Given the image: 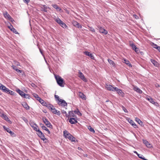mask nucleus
<instances>
[{
  "mask_svg": "<svg viewBox=\"0 0 160 160\" xmlns=\"http://www.w3.org/2000/svg\"><path fill=\"white\" fill-rule=\"evenodd\" d=\"M52 6L54 8L56 9L57 11H60L61 10V8L60 7H59L57 4H52Z\"/></svg>",
  "mask_w": 160,
  "mask_h": 160,
  "instance_id": "25",
  "label": "nucleus"
},
{
  "mask_svg": "<svg viewBox=\"0 0 160 160\" xmlns=\"http://www.w3.org/2000/svg\"><path fill=\"white\" fill-rule=\"evenodd\" d=\"M61 112H62V113L63 115H65V116L66 117H67L68 116V114L67 113V112L65 111H64V110H62L61 111Z\"/></svg>",
  "mask_w": 160,
  "mask_h": 160,
  "instance_id": "43",
  "label": "nucleus"
},
{
  "mask_svg": "<svg viewBox=\"0 0 160 160\" xmlns=\"http://www.w3.org/2000/svg\"><path fill=\"white\" fill-rule=\"evenodd\" d=\"M98 27L99 29L100 32L105 35H106L108 33V31L103 28L100 26H98Z\"/></svg>",
  "mask_w": 160,
  "mask_h": 160,
  "instance_id": "9",
  "label": "nucleus"
},
{
  "mask_svg": "<svg viewBox=\"0 0 160 160\" xmlns=\"http://www.w3.org/2000/svg\"><path fill=\"white\" fill-rule=\"evenodd\" d=\"M154 48L157 49L159 52H160V46H158L157 47H153Z\"/></svg>",
  "mask_w": 160,
  "mask_h": 160,
  "instance_id": "55",
  "label": "nucleus"
},
{
  "mask_svg": "<svg viewBox=\"0 0 160 160\" xmlns=\"http://www.w3.org/2000/svg\"><path fill=\"white\" fill-rule=\"evenodd\" d=\"M68 116L67 117L68 118L70 117H74L75 116V115L74 114V111H69Z\"/></svg>",
  "mask_w": 160,
  "mask_h": 160,
  "instance_id": "18",
  "label": "nucleus"
},
{
  "mask_svg": "<svg viewBox=\"0 0 160 160\" xmlns=\"http://www.w3.org/2000/svg\"><path fill=\"white\" fill-rule=\"evenodd\" d=\"M72 24L74 26L76 27L77 26V25L78 24V22L76 21H73L72 22Z\"/></svg>",
  "mask_w": 160,
  "mask_h": 160,
  "instance_id": "44",
  "label": "nucleus"
},
{
  "mask_svg": "<svg viewBox=\"0 0 160 160\" xmlns=\"http://www.w3.org/2000/svg\"><path fill=\"white\" fill-rule=\"evenodd\" d=\"M23 98H28L29 99L31 97L29 96V95L27 94L24 93L23 96Z\"/></svg>",
  "mask_w": 160,
  "mask_h": 160,
  "instance_id": "38",
  "label": "nucleus"
},
{
  "mask_svg": "<svg viewBox=\"0 0 160 160\" xmlns=\"http://www.w3.org/2000/svg\"><path fill=\"white\" fill-rule=\"evenodd\" d=\"M22 119L24 121V122H26V123H27L28 122V120L27 119H26L25 118V117H23L22 118Z\"/></svg>",
  "mask_w": 160,
  "mask_h": 160,
  "instance_id": "54",
  "label": "nucleus"
},
{
  "mask_svg": "<svg viewBox=\"0 0 160 160\" xmlns=\"http://www.w3.org/2000/svg\"><path fill=\"white\" fill-rule=\"evenodd\" d=\"M55 21L57 22L59 25L62 22V21H61L59 18H58L55 19Z\"/></svg>",
  "mask_w": 160,
  "mask_h": 160,
  "instance_id": "37",
  "label": "nucleus"
},
{
  "mask_svg": "<svg viewBox=\"0 0 160 160\" xmlns=\"http://www.w3.org/2000/svg\"><path fill=\"white\" fill-rule=\"evenodd\" d=\"M126 119L134 128H138L137 125L131 119L129 118H127Z\"/></svg>",
  "mask_w": 160,
  "mask_h": 160,
  "instance_id": "8",
  "label": "nucleus"
},
{
  "mask_svg": "<svg viewBox=\"0 0 160 160\" xmlns=\"http://www.w3.org/2000/svg\"><path fill=\"white\" fill-rule=\"evenodd\" d=\"M138 156L139 158L142 159L143 160L144 159V157H143L142 155L140 154H138Z\"/></svg>",
  "mask_w": 160,
  "mask_h": 160,
  "instance_id": "46",
  "label": "nucleus"
},
{
  "mask_svg": "<svg viewBox=\"0 0 160 160\" xmlns=\"http://www.w3.org/2000/svg\"><path fill=\"white\" fill-rule=\"evenodd\" d=\"M36 99L37 100L39 101L40 100L41 98L40 97H39L38 96L36 98Z\"/></svg>",
  "mask_w": 160,
  "mask_h": 160,
  "instance_id": "59",
  "label": "nucleus"
},
{
  "mask_svg": "<svg viewBox=\"0 0 160 160\" xmlns=\"http://www.w3.org/2000/svg\"><path fill=\"white\" fill-rule=\"evenodd\" d=\"M46 106L49 110H51V111L54 108L53 106L51 104H49Z\"/></svg>",
  "mask_w": 160,
  "mask_h": 160,
  "instance_id": "33",
  "label": "nucleus"
},
{
  "mask_svg": "<svg viewBox=\"0 0 160 160\" xmlns=\"http://www.w3.org/2000/svg\"><path fill=\"white\" fill-rule=\"evenodd\" d=\"M37 134L42 140L44 141H45V142H47V139L45 138L44 134L40 130H38Z\"/></svg>",
  "mask_w": 160,
  "mask_h": 160,
  "instance_id": "2",
  "label": "nucleus"
},
{
  "mask_svg": "<svg viewBox=\"0 0 160 160\" xmlns=\"http://www.w3.org/2000/svg\"><path fill=\"white\" fill-rule=\"evenodd\" d=\"M6 87L4 86L0 83V89L2 90L3 92L4 90H5Z\"/></svg>",
  "mask_w": 160,
  "mask_h": 160,
  "instance_id": "32",
  "label": "nucleus"
},
{
  "mask_svg": "<svg viewBox=\"0 0 160 160\" xmlns=\"http://www.w3.org/2000/svg\"><path fill=\"white\" fill-rule=\"evenodd\" d=\"M32 128H33V129L35 131L37 132H38V130H39L38 128V127L36 124H35L34 126H33Z\"/></svg>",
  "mask_w": 160,
  "mask_h": 160,
  "instance_id": "28",
  "label": "nucleus"
},
{
  "mask_svg": "<svg viewBox=\"0 0 160 160\" xmlns=\"http://www.w3.org/2000/svg\"><path fill=\"white\" fill-rule=\"evenodd\" d=\"M76 27L79 28H82V26L79 23H78V24L77 25V26Z\"/></svg>",
  "mask_w": 160,
  "mask_h": 160,
  "instance_id": "52",
  "label": "nucleus"
},
{
  "mask_svg": "<svg viewBox=\"0 0 160 160\" xmlns=\"http://www.w3.org/2000/svg\"><path fill=\"white\" fill-rule=\"evenodd\" d=\"M74 113L75 114L78 115L79 116H81L82 115V114L80 112L79 110L77 109L76 110L74 111Z\"/></svg>",
  "mask_w": 160,
  "mask_h": 160,
  "instance_id": "29",
  "label": "nucleus"
},
{
  "mask_svg": "<svg viewBox=\"0 0 160 160\" xmlns=\"http://www.w3.org/2000/svg\"><path fill=\"white\" fill-rule=\"evenodd\" d=\"M130 46L132 47L133 49L134 50H136V49H138V48L133 43L130 44Z\"/></svg>",
  "mask_w": 160,
  "mask_h": 160,
  "instance_id": "36",
  "label": "nucleus"
},
{
  "mask_svg": "<svg viewBox=\"0 0 160 160\" xmlns=\"http://www.w3.org/2000/svg\"><path fill=\"white\" fill-rule=\"evenodd\" d=\"M41 104L44 106H46L47 105V103L44 101Z\"/></svg>",
  "mask_w": 160,
  "mask_h": 160,
  "instance_id": "56",
  "label": "nucleus"
},
{
  "mask_svg": "<svg viewBox=\"0 0 160 160\" xmlns=\"http://www.w3.org/2000/svg\"><path fill=\"white\" fill-rule=\"evenodd\" d=\"M89 28H90V29H89L90 30V31H91L92 32H95V30L93 28H92V27H89Z\"/></svg>",
  "mask_w": 160,
  "mask_h": 160,
  "instance_id": "47",
  "label": "nucleus"
},
{
  "mask_svg": "<svg viewBox=\"0 0 160 160\" xmlns=\"http://www.w3.org/2000/svg\"><path fill=\"white\" fill-rule=\"evenodd\" d=\"M83 53L87 56L89 57L91 59H94V57L92 54L90 53L88 51H85L83 52Z\"/></svg>",
  "mask_w": 160,
  "mask_h": 160,
  "instance_id": "11",
  "label": "nucleus"
},
{
  "mask_svg": "<svg viewBox=\"0 0 160 160\" xmlns=\"http://www.w3.org/2000/svg\"><path fill=\"white\" fill-rule=\"evenodd\" d=\"M43 8H42V10L44 11L45 12H47V9L48 8V7L46 6L45 5H43Z\"/></svg>",
  "mask_w": 160,
  "mask_h": 160,
  "instance_id": "35",
  "label": "nucleus"
},
{
  "mask_svg": "<svg viewBox=\"0 0 160 160\" xmlns=\"http://www.w3.org/2000/svg\"><path fill=\"white\" fill-rule=\"evenodd\" d=\"M135 120L141 126H143L142 122L139 118H135Z\"/></svg>",
  "mask_w": 160,
  "mask_h": 160,
  "instance_id": "22",
  "label": "nucleus"
},
{
  "mask_svg": "<svg viewBox=\"0 0 160 160\" xmlns=\"http://www.w3.org/2000/svg\"><path fill=\"white\" fill-rule=\"evenodd\" d=\"M105 88L109 91H115V87H113L112 85L106 84L105 85Z\"/></svg>",
  "mask_w": 160,
  "mask_h": 160,
  "instance_id": "5",
  "label": "nucleus"
},
{
  "mask_svg": "<svg viewBox=\"0 0 160 160\" xmlns=\"http://www.w3.org/2000/svg\"><path fill=\"white\" fill-rule=\"evenodd\" d=\"M39 101L41 103H42L44 101L43 100H42V99L41 98L40 99V100Z\"/></svg>",
  "mask_w": 160,
  "mask_h": 160,
  "instance_id": "58",
  "label": "nucleus"
},
{
  "mask_svg": "<svg viewBox=\"0 0 160 160\" xmlns=\"http://www.w3.org/2000/svg\"><path fill=\"white\" fill-rule=\"evenodd\" d=\"M2 116L3 118H4L5 120L6 121H9L10 120L9 118L6 115L3 114Z\"/></svg>",
  "mask_w": 160,
  "mask_h": 160,
  "instance_id": "40",
  "label": "nucleus"
},
{
  "mask_svg": "<svg viewBox=\"0 0 160 160\" xmlns=\"http://www.w3.org/2000/svg\"><path fill=\"white\" fill-rule=\"evenodd\" d=\"M88 128L90 130V131L93 132H94L95 131L93 128H92L91 126H88Z\"/></svg>",
  "mask_w": 160,
  "mask_h": 160,
  "instance_id": "42",
  "label": "nucleus"
},
{
  "mask_svg": "<svg viewBox=\"0 0 160 160\" xmlns=\"http://www.w3.org/2000/svg\"><path fill=\"white\" fill-rule=\"evenodd\" d=\"M122 108L123 110L124 111V112H128V111L127 109L123 106H122Z\"/></svg>",
  "mask_w": 160,
  "mask_h": 160,
  "instance_id": "48",
  "label": "nucleus"
},
{
  "mask_svg": "<svg viewBox=\"0 0 160 160\" xmlns=\"http://www.w3.org/2000/svg\"><path fill=\"white\" fill-rule=\"evenodd\" d=\"M3 128L5 130L8 132H9L10 134L11 135H12L14 134V133L13 132H12L11 130L8 128L6 127L5 126H3Z\"/></svg>",
  "mask_w": 160,
  "mask_h": 160,
  "instance_id": "16",
  "label": "nucleus"
},
{
  "mask_svg": "<svg viewBox=\"0 0 160 160\" xmlns=\"http://www.w3.org/2000/svg\"><path fill=\"white\" fill-rule=\"evenodd\" d=\"M78 76L82 80L85 82H87V79L85 77L83 74L80 71H79L78 72Z\"/></svg>",
  "mask_w": 160,
  "mask_h": 160,
  "instance_id": "6",
  "label": "nucleus"
},
{
  "mask_svg": "<svg viewBox=\"0 0 160 160\" xmlns=\"http://www.w3.org/2000/svg\"><path fill=\"white\" fill-rule=\"evenodd\" d=\"M40 126H41V127L42 128V127H43V126H45L44 125H43V124H42V123H41V124H40Z\"/></svg>",
  "mask_w": 160,
  "mask_h": 160,
  "instance_id": "63",
  "label": "nucleus"
},
{
  "mask_svg": "<svg viewBox=\"0 0 160 160\" xmlns=\"http://www.w3.org/2000/svg\"><path fill=\"white\" fill-rule=\"evenodd\" d=\"M52 112L54 114L59 115H60V112L54 108L52 110Z\"/></svg>",
  "mask_w": 160,
  "mask_h": 160,
  "instance_id": "24",
  "label": "nucleus"
},
{
  "mask_svg": "<svg viewBox=\"0 0 160 160\" xmlns=\"http://www.w3.org/2000/svg\"><path fill=\"white\" fill-rule=\"evenodd\" d=\"M39 51H40V52L42 54V55H43V52L42 51V50H41V49L40 48H39Z\"/></svg>",
  "mask_w": 160,
  "mask_h": 160,
  "instance_id": "60",
  "label": "nucleus"
},
{
  "mask_svg": "<svg viewBox=\"0 0 160 160\" xmlns=\"http://www.w3.org/2000/svg\"><path fill=\"white\" fill-rule=\"evenodd\" d=\"M17 92H18L20 95L22 97H23L24 94L25 93L24 92L19 89L17 90Z\"/></svg>",
  "mask_w": 160,
  "mask_h": 160,
  "instance_id": "26",
  "label": "nucleus"
},
{
  "mask_svg": "<svg viewBox=\"0 0 160 160\" xmlns=\"http://www.w3.org/2000/svg\"><path fill=\"white\" fill-rule=\"evenodd\" d=\"M153 45L154 47H157L158 46V45L157 44H155L153 43Z\"/></svg>",
  "mask_w": 160,
  "mask_h": 160,
  "instance_id": "62",
  "label": "nucleus"
},
{
  "mask_svg": "<svg viewBox=\"0 0 160 160\" xmlns=\"http://www.w3.org/2000/svg\"><path fill=\"white\" fill-rule=\"evenodd\" d=\"M133 90L140 94L142 93V91L139 88L136 86L134 87Z\"/></svg>",
  "mask_w": 160,
  "mask_h": 160,
  "instance_id": "17",
  "label": "nucleus"
},
{
  "mask_svg": "<svg viewBox=\"0 0 160 160\" xmlns=\"http://www.w3.org/2000/svg\"><path fill=\"white\" fill-rule=\"evenodd\" d=\"M36 124L34 123L33 122H31L30 123V125L32 128V127L33 126H34Z\"/></svg>",
  "mask_w": 160,
  "mask_h": 160,
  "instance_id": "53",
  "label": "nucleus"
},
{
  "mask_svg": "<svg viewBox=\"0 0 160 160\" xmlns=\"http://www.w3.org/2000/svg\"><path fill=\"white\" fill-rule=\"evenodd\" d=\"M151 61L154 66L156 67H158L159 66V64L155 60L151 59Z\"/></svg>",
  "mask_w": 160,
  "mask_h": 160,
  "instance_id": "20",
  "label": "nucleus"
},
{
  "mask_svg": "<svg viewBox=\"0 0 160 160\" xmlns=\"http://www.w3.org/2000/svg\"><path fill=\"white\" fill-rule=\"evenodd\" d=\"M42 120L44 123L48 127L50 128H52V125L46 118H42Z\"/></svg>",
  "mask_w": 160,
  "mask_h": 160,
  "instance_id": "3",
  "label": "nucleus"
},
{
  "mask_svg": "<svg viewBox=\"0 0 160 160\" xmlns=\"http://www.w3.org/2000/svg\"><path fill=\"white\" fill-rule=\"evenodd\" d=\"M13 68L15 70H16L17 72L19 74H20L21 73H22V72H23V71L22 70L18 69L17 68V67L14 65H12V66Z\"/></svg>",
  "mask_w": 160,
  "mask_h": 160,
  "instance_id": "14",
  "label": "nucleus"
},
{
  "mask_svg": "<svg viewBox=\"0 0 160 160\" xmlns=\"http://www.w3.org/2000/svg\"><path fill=\"white\" fill-rule=\"evenodd\" d=\"M42 129L48 132V134L50 133V132L48 129L45 126H43L42 127Z\"/></svg>",
  "mask_w": 160,
  "mask_h": 160,
  "instance_id": "39",
  "label": "nucleus"
},
{
  "mask_svg": "<svg viewBox=\"0 0 160 160\" xmlns=\"http://www.w3.org/2000/svg\"><path fill=\"white\" fill-rule=\"evenodd\" d=\"M79 96L82 99L85 100L86 99V97L85 95L82 92H79Z\"/></svg>",
  "mask_w": 160,
  "mask_h": 160,
  "instance_id": "21",
  "label": "nucleus"
},
{
  "mask_svg": "<svg viewBox=\"0 0 160 160\" xmlns=\"http://www.w3.org/2000/svg\"><path fill=\"white\" fill-rule=\"evenodd\" d=\"M12 29H11V31H12L15 34H18V32L13 27L12 25H11Z\"/></svg>",
  "mask_w": 160,
  "mask_h": 160,
  "instance_id": "31",
  "label": "nucleus"
},
{
  "mask_svg": "<svg viewBox=\"0 0 160 160\" xmlns=\"http://www.w3.org/2000/svg\"><path fill=\"white\" fill-rule=\"evenodd\" d=\"M63 135L65 138H68L70 140H71V137H72V136L66 130L63 132Z\"/></svg>",
  "mask_w": 160,
  "mask_h": 160,
  "instance_id": "4",
  "label": "nucleus"
},
{
  "mask_svg": "<svg viewBox=\"0 0 160 160\" xmlns=\"http://www.w3.org/2000/svg\"><path fill=\"white\" fill-rule=\"evenodd\" d=\"M58 103L59 105L62 106H67V104L66 101L65 100L62 99H60V101H59V102H58Z\"/></svg>",
  "mask_w": 160,
  "mask_h": 160,
  "instance_id": "7",
  "label": "nucleus"
},
{
  "mask_svg": "<svg viewBox=\"0 0 160 160\" xmlns=\"http://www.w3.org/2000/svg\"><path fill=\"white\" fill-rule=\"evenodd\" d=\"M143 143L148 148H150L152 146V145L146 140H143Z\"/></svg>",
  "mask_w": 160,
  "mask_h": 160,
  "instance_id": "13",
  "label": "nucleus"
},
{
  "mask_svg": "<svg viewBox=\"0 0 160 160\" xmlns=\"http://www.w3.org/2000/svg\"><path fill=\"white\" fill-rule=\"evenodd\" d=\"M69 122L71 124H74L75 123H77L78 121L76 119L74 118H71L69 120Z\"/></svg>",
  "mask_w": 160,
  "mask_h": 160,
  "instance_id": "12",
  "label": "nucleus"
},
{
  "mask_svg": "<svg viewBox=\"0 0 160 160\" xmlns=\"http://www.w3.org/2000/svg\"><path fill=\"white\" fill-rule=\"evenodd\" d=\"M3 15L5 18H7L9 20H10L12 18L11 16L7 12H6L3 13Z\"/></svg>",
  "mask_w": 160,
  "mask_h": 160,
  "instance_id": "19",
  "label": "nucleus"
},
{
  "mask_svg": "<svg viewBox=\"0 0 160 160\" xmlns=\"http://www.w3.org/2000/svg\"><path fill=\"white\" fill-rule=\"evenodd\" d=\"M115 91H116L117 93L120 96L123 97L124 96V93L122 92L121 89H118L117 88H115Z\"/></svg>",
  "mask_w": 160,
  "mask_h": 160,
  "instance_id": "10",
  "label": "nucleus"
},
{
  "mask_svg": "<svg viewBox=\"0 0 160 160\" xmlns=\"http://www.w3.org/2000/svg\"><path fill=\"white\" fill-rule=\"evenodd\" d=\"M22 105L26 110L29 109L30 107L27 103L24 102L22 104Z\"/></svg>",
  "mask_w": 160,
  "mask_h": 160,
  "instance_id": "23",
  "label": "nucleus"
},
{
  "mask_svg": "<svg viewBox=\"0 0 160 160\" xmlns=\"http://www.w3.org/2000/svg\"><path fill=\"white\" fill-rule=\"evenodd\" d=\"M33 96L34 97V98H37L38 96V94H35V93H34V94H33Z\"/></svg>",
  "mask_w": 160,
  "mask_h": 160,
  "instance_id": "57",
  "label": "nucleus"
},
{
  "mask_svg": "<svg viewBox=\"0 0 160 160\" xmlns=\"http://www.w3.org/2000/svg\"><path fill=\"white\" fill-rule=\"evenodd\" d=\"M60 25L63 27V28H66L67 27L66 25L62 21V22L61 24H60Z\"/></svg>",
  "mask_w": 160,
  "mask_h": 160,
  "instance_id": "34",
  "label": "nucleus"
},
{
  "mask_svg": "<svg viewBox=\"0 0 160 160\" xmlns=\"http://www.w3.org/2000/svg\"><path fill=\"white\" fill-rule=\"evenodd\" d=\"M135 51L137 53H138L139 49L138 48V49H136V50H135Z\"/></svg>",
  "mask_w": 160,
  "mask_h": 160,
  "instance_id": "61",
  "label": "nucleus"
},
{
  "mask_svg": "<svg viewBox=\"0 0 160 160\" xmlns=\"http://www.w3.org/2000/svg\"><path fill=\"white\" fill-rule=\"evenodd\" d=\"M124 63H125L127 65H128L129 67H132V65L130 63V62L124 59Z\"/></svg>",
  "mask_w": 160,
  "mask_h": 160,
  "instance_id": "30",
  "label": "nucleus"
},
{
  "mask_svg": "<svg viewBox=\"0 0 160 160\" xmlns=\"http://www.w3.org/2000/svg\"><path fill=\"white\" fill-rule=\"evenodd\" d=\"M75 138H74L72 136V138L71 137V140H71V141L72 142H76V141L75 140Z\"/></svg>",
  "mask_w": 160,
  "mask_h": 160,
  "instance_id": "51",
  "label": "nucleus"
},
{
  "mask_svg": "<svg viewBox=\"0 0 160 160\" xmlns=\"http://www.w3.org/2000/svg\"><path fill=\"white\" fill-rule=\"evenodd\" d=\"M55 77L58 84L61 87H64V82L63 79L58 75H55Z\"/></svg>",
  "mask_w": 160,
  "mask_h": 160,
  "instance_id": "1",
  "label": "nucleus"
},
{
  "mask_svg": "<svg viewBox=\"0 0 160 160\" xmlns=\"http://www.w3.org/2000/svg\"><path fill=\"white\" fill-rule=\"evenodd\" d=\"M32 86L33 87H34L35 86V84L34 83H32Z\"/></svg>",
  "mask_w": 160,
  "mask_h": 160,
  "instance_id": "64",
  "label": "nucleus"
},
{
  "mask_svg": "<svg viewBox=\"0 0 160 160\" xmlns=\"http://www.w3.org/2000/svg\"><path fill=\"white\" fill-rule=\"evenodd\" d=\"M55 98L56 99V100L58 101V102H59V101H60V99H61L59 98V97L57 95H55Z\"/></svg>",
  "mask_w": 160,
  "mask_h": 160,
  "instance_id": "45",
  "label": "nucleus"
},
{
  "mask_svg": "<svg viewBox=\"0 0 160 160\" xmlns=\"http://www.w3.org/2000/svg\"><path fill=\"white\" fill-rule=\"evenodd\" d=\"M9 90H9V89H8V88H7L6 87V88H5V90H4L3 92H6L8 93Z\"/></svg>",
  "mask_w": 160,
  "mask_h": 160,
  "instance_id": "49",
  "label": "nucleus"
},
{
  "mask_svg": "<svg viewBox=\"0 0 160 160\" xmlns=\"http://www.w3.org/2000/svg\"><path fill=\"white\" fill-rule=\"evenodd\" d=\"M8 94H9L10 95L14 96L16 94L15 92L12 91L10 90H9L8 93Z\"/></svg>",
  "mask_w": 160,
  "mask_h": 160,
  "instance_id": "41",
  "label": "nucleus"
},
{
  "mask_svg": "<svg viewBox=\"0 0 160 160\" xmlns=\"http://www.w3.org/2000/svg\"><path fill=\"white\" fill-rule=\"evenodd\" d=\"M108 61L110 63V64L113 67H115V64L114 63V62H113L112 60H111L109 59H108Z\"/></svg>",
  "mask_w": 160,
  "mask_h": 160,
  "instance_id": "27",
  "label": "nucleus"
},
{
  "mask_svg": "<svg viewBox=\"0 0 160 160\" xmlns=\"http://www.w3.org/2000/svg\"><path fill=\"white\" fill-rule=\"evenodd\" d=\"M146 99L152 103L153 104H155L156 102L152 98H151L150 97H147L146 98Z\"/></svg>",
  "mask_w": 160,
  "mask_h": 160,
  "instance_id": "15",
  "label": "nucleus"
},
{
  "mask_svg": "<svg viewBox=\"0 0 160 160\" xmlns=\"http://www.w3.org/2000/svg\"><path fill=\"white\" fill-rule=\"evenodd\" d=\"M23 2L26 4H28V3L30 2V0H23Z\"/></svg>",
  "mask_w": 160,
  "mask_h": 160,
  "instance_id": "50",
  "label": "nucleus"
}]
</instances>
